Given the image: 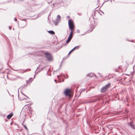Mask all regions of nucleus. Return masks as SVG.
I'll return each mask as SVG.
<instances>
[{"mask_svg":"<svg viewBox=\"0 0 135 135\" xmlns=\"http://www.w3.org/2000/svg\"><path fill=\"white\" fill-rule=\"evenodd\" d=\"M68 24L70 29L71 31H73L74 27V25L72 20H70L68 21Z\"/></svg>","mask_w":135,"mask_h":135,"instance_id":"nucleus-1","label":"nucleus"},{"mask_svg":"<svg viewBox=\"0 0 135 135\" xmlns=\"http://www.w3.org/2000/svg\"><path fill=\"white\" fill-rule=\"evenodd\" d=\"M110 84L108 83L104 86L101 89L100 91L101 92H105L107 89L108 88L110 85Z\"/></svg>","mask_w":135,"mask_h":135,"instance_id":"nucleus-2","label":"nucleus"},{"mask_svg":"<svg viewBox=\"0 0 135 135\" xmlns=\"http://www.w3.org/2000/svg\"><path fill=\"white\" fill-rule=\"evenodd\" d=\"M46 57L47 58L48 60L51 61L52 59V57L51 55L48 53H46L45 54Z\"/></svg>","mask_w":135,"mask_h":135,"instance_id":"nucleus-3","label":"nucleus"},{"mask_svg":"<svg viewBox=\"0 0 135 135\" xmlns=\"http://www.w3.org/2000/svg\"><path fill=\"white\" fill-rule=\"evenodd\" d=\"M71 90L68 89H66L64 91V94L66 96L70 97V96Z\"/></svg>","mask_w":135,"mask_h":135,"instance_id":"nucleus-4","label":"nucleus"},{"mask_svg":"<svg viewBox=\"0 0 135 135\" xmlns=\"http://www.w3.org/2000/svg\"><path fill=\"white\" fill-rule=\"evenodd\" d=\"M101 99V97L99 96L93 99L92 102H95Z\"/></svg>","mask_w":135,"mask_h":135,"instance_id":"nucleus-5","label":"nucleus"},{"mask_svg":"<svg viewBox=\"0 0 135 135\" xmlns=\"http://www.w3.org/2000/svg\"><path fill=\"white\" fill-rule=\"evenodd\" d=\"M128 125L129 126H130L131 128L133 129H135V125L132 122H130L128 123Z\"/></svg>","mask_w":135,"mask_h":135,"instance_id":"nucleus-6","label":"nucleus"},{"mask_svg":"<svg viewBox=\"0 0 135 135\" xmlns=\"http://www.w3.org/2000/svg\"><path fill=\"white\" fill-rule=\"evenodd\" d=\"M59 18V15H58L57 16V18L56 21H55L53 22L54 23L55 25H57L59 22V20L58 18Z\"/></svg>","mask_w":135,"mask_h":135,"instance_id":"nucleus-7","label":"nucleus"},{"mask_svg":"<svg viewBox=\"0 0 135 135\" xmlns=\"http://www.w3.org/2000/svg\"><path fill=\"white\" fill-rule=\"evenodd\" d=\"M13 115L12 113H11L10 114H8L7 116V118L8 119H10L11 117H12Z\"/></svg>","mask_w":135,"mask_h":135,"instance_id":"nucleus-8","label":"nucleus"},{"mask_svg":"<svg viewBox=\"0 0 135 135\" xmlns=\"http://www.w3.org/2000/svg\"><path fill=\"white\" fill-rule=\"evenodd\" d=\"M73 36V31H71L70 35L68 37V38L71 39Z\"/></svg>","mask_w":135,"mask_h":135,"instance_id":"nucleus-9","label":"nucleus"},{"mask_svg":"<svg viewBox=\"0 0 135 135\" xmlns=\"http://www.w3.org/2000/svg\"><path fill=\"white\" fill-rule=\"evenodd\" d=\"M95 76V75L94 74H93L92 73H90L89 74H88L87 75H86L87 76H89L90 77H92L93 76Z\"/></svg>","mask_w":135,"mask_h":135,"instance_id":"nucleus-10","label":"nucleus"},{"mask_svg":"<svg viewBox=\"0 0 135 135\" xmlns=\"http://www.w3.org/2000/svg\"><path fill=\"white\" fill-rule=\"evenodd\" d=\"M48 32L50 33L52 35H54L55 34L54 32L51 30L48 31Z\"/></svg>","mask_w":135,"mask_h":135,"instance_id":"nucleus-11","label":"nucleus"},{"mask_svg":"<svg viewBox=\"0 0 135 135\" xmlns=\"http://www.w3.org/2000/svg\"><path fill=\"white\" fill-rule=\"evenodd\" d=\"M32 78H30L28 80L26 81V82L28 83L31 82L32 81Z\"/></svg>","mask_w":135,"mask_h":135,"instance_id":"nucleus-12","label":"nucleus"},{"mask_svg":"<svg viewBox=\"0 0 135 135\" xmlns=\"http://www.w3.org/2000/svg\"><path fill=\"white\" fill-rule=\"evenodd\" d=\"M80 47V46H78L74 47L73 49L74 50L75 49H77L79 48Z\"/></svg>","mask_w":135,"mask_h":135,"instance_id":"nucleus-13","label":"nucleus"},{"mask_svg":"<svg viewBox=\"0 0 135 135\" xmlns=\"http://www.w3.org/2000/svg\"><path fill=\"white\" fill-rule=\"evenodd\" d=\"M23 122L22 123V125L25 128V129L27 131H28V129L27 128V127L25 125L23 124Z\"/></svg>","mask_w":135,"mask_h":135,"instance_id":"nucleus-14","label":"nucleus"},{"mask_svg":"<svg viewBox=\"0 0 135 135\" xmlns=\"http://www.w3.org/2000/svg\"><path fill=\"white\" fill-rule=\"evenodd\" d=\"M71 39H70V38H68V40H67L66 41V43H69L70 41H71Z\"/></svg>","mask_w":135,"mask_h":135,"instance_id":"nucleus-15","label":"nucleus"},{"mask_svg":"<svg viewBox=\"0 0 135 135\" xmlns=\"http://www.w3.org/2000/svg\"><path fill=\"white\" fill-rule=\"evenodd\" d=\"M27 86V84H26V85H23L22 86H21V87L22 88H24L26 86Z\"/></svg>","mask_w":135,"mask_h":135,"instance_id":"nucleus-16","label":"nucleus"},{"mask_svg":"<svg viewBox=\"0 0 135 135\" xmlns=\"http://www.w3.org/2000/svg\"><path fill=\"white\" fill-rule=\"evenodd\" d=\"M74 50L72 49V50H71L69 52L68 54H70L71 52H72Z\"/></svg>","mask_w":135,"mask_h":135,"instance_id":"nucleus-17","label":"nucleus"},{"mask_svg":"<svg viewBox=\"0 0 135 135\" xmlns=\"http://www.w3.org/2000/svg\"><path fill=\"white\" fill-rule=\"evenodd\" d=\"M14 20L15 21H17V18H14Z\"/></svg>","mask_w":135,"mask_h":135,"instance_id":"nucleus-18","label":"nucleus"},{"mask_svg":"<svg viewBox=\"0 0 135 135\" xmlns=\"http://www.w3.org/2000/svg\"><path fill=\"white\" fill-rule=\"evenodd\" d=\"M76 31H77V33H79V32H80L79 30H77Z\"/></svg>","mask_w":135,"mask_h":135,"instance_id":"nucleus-19","label":"nucleus"},{"mask_svg":"<svg viewBox=\"0 0 135 135\" xmlns=\"http://www.w3.org/2000/svg\"><path fill=\"white\" fill-rule=\"evenodd\" d=\"M54 81H55V83H57V80H56V79H55V80H54Z\"/></svg>","mask_w":135,"mask_h":135,"instance_id":"nucleus-20","label":"nucleus"},{"mask_svg":"<svg viewBox=\"0 0 135 135\" xmlns=\"http://www.w3.org/2000/svg\"><path fill=\"white\" fill-rule=\"evenodd\" d=\"M23 95H24V96H26L27 98H28V97H27V96H26L24 94H23V93H22Z\"/></svg>","mask_w":135,"mask_h":135,"instance_id":"nucleus-21","label":"nucleus"},{"mask_svg":"<svg viewBox=\"0 0 135 135\" xmlns=\"http://www.w3.org/2000/svg\"><path fill=\"white\" fill-rule=\"evenodd\" d=\"M9 28L10 29V30H11V27L10 26H9Z\"/></svg>","mask_w":135,"mask_h":135,"instance_id":"nucleus-22","label":"nucleus"},{"mask_svg":"<svg viewBox=\"0 0 135 135\" xmlns=\"http://www.w3.org/2000/svg\"><path fill=\"white\" fill-rule=\"evenodd\" d=\"M57 78H59V75H58V76H57Z\"/></svg>","mask_w":135,"mask_h":135,"instance_id":"nucleus-23","label":"nucleus"},{"mask_svg":"<svg viewBox=\"0 0 135 135\" xmlns=\"http://www.w3.org/2000/svg\"><path fill=\"white\" fill-rule=\"evenodd\" d=\"M97 1L98 2H99V0H97Z\"/></svg>","mask_w":135,"mask_h":135,"instance_id":"nucleus-24","label":"nucleus"},{"mask_svg":"<svg viewBox=\"0 0 135 135\" xmlns=\"http://www.w3.org/2000/svg\"><path fill=\"white\" fill-rule=\"evenodd\" d=\"M78 14L79 15H80V14H79V13H78Z\"/></svg>","mask_w":135,"mask_h":135,"instance_id":"nucleus-25","label":"nucleus"},{"mask_svg":"<svg viewBox=\"0 0 135 135\" xmlns=\"http://www.w3.org/2000/svg\"><path fill=\"white\" fill-rule=\"evenodd\" d=\"M59 80H60V79Z\"/></svg>","mask_w":135,"mask_h":135,"instance_id":"nucleus-26","label":"nucleus"}]
</instances>
